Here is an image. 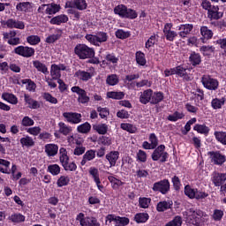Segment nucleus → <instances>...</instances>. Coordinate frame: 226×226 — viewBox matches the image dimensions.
Here are the masks:
<instances>
[{"instance_id":"obj_1","label":"nucleus","mask_w":226,"mask_h":226,"mask_svg":"<svg viewBox=\"0 0 226 226\" xmlns=\"http://www.w3.org/2000/svg\"><path fill=\"white\" fill-rule=\"evenodd\" d=\"M184 218L187 223L195 226H200L207 221V216L204 215V212L193 208H190L184 212Z\"/></svg>"},{"instance_id":"obj_2","label":"nucleus","mask_w":226,"mask_h":226,"mask_svg":"<svg viewBox=\"0 0 226 226\" xmlns=\"http://www.w3.org/2000/svg\"><path fill=\"white\" fill-rule=\"evenodd\" d=\"M59 162L64 170L69 172H75L77 170V164L74 162H70L68 152L64 147L59 149Z\"/></svg>"},{"instance_id":"obj_3","label":"nucleus","mask_w":226,"mask_h":226,"mask_svg":"<svg viewBox=\"0 0 226 226\" xmlns=\"http://www.w3.org/2000/svg\"><path fill=\"white\" fill-rule=\"evenodd\" d=\"M74 53L80 59H91L94 56V49L86 44H78L74 48Z\"/></svg>"},{"instance_id":"obj_4","label":"nucleus","mask_w":226,"mask_h":226,"mask_svg":"<svg viewBox=\"0 0 226 226\" xmlns=\"http://www.w3.org/2000/svg\"><path fill=\"white\" fill-rule=\"evenodd\" d=\"M114 13L119 15L121 19H137L139 14L132 9H128L124 4H119L114 8Z\"/></svg>"},{"instance_id":"obj_5","label":"nucleus","mask_w":226,"mask_h":226,"mask_svg":"<svg viewBox=\"0 0 226 226\" xmlns=\"http://www.w3.org/2000/svg\"><path fill=\"white\" fill-rule=\"evenodd\" d=\"M86 40L92 43V45H95L96 47H100V44L105 43L107 40H109V35L105 32H99L95 34H87Z\"/></svg>"},{"instance_id":"obj_6","label":"nucleus","mask_w":226,"mask_h":226,"mask_svg":"<svg viewBox=\"0 0 226 226\" xmlns=\"http://www.w3.org/2000/svg\"><path fill=\"white\" fill-rule=\"evenodd\" d=\"M201 83L205 89H208V91H216L220 87L218 79L212 78L209 74H204L201 77Z\"/></svg>"},{"instance_id":"obj_7","label":"nucleus","mask_w":226,"mask_h":226,"mask_svg":"<svg viewBox=\"0 0 226 226\" xmlns=\"http://www.w3.org/2000/svg\"><path fill=\"white\" fill-rule=\"evenodd\" d=\"M167 158H169V154L165 152V146L160 145L152 154V160L154 162H162V163L167 162Z\"/></svg>"},{"instance_id":"obj_8","label":"nucleus","mask_w":226,"mask_h":226,"mask_svg":"<svg viewBox=\"0 0 226 226\" xmlns=\"http://www.w3.org/2000/svg\"><path fill=\"white\" fill-rule=\"evenodd\" d=\"M14 54L20 56L21 57H33L34 56V48L29 46H18L13 50Z\"/></svg>"},{"instance_id":"obj_9","label":"nucleus","mask_w":226,"mask_h":226,"mask_svg":"<svg viewBox=\"0 0 226 226\" xmlns=\"http://www.w3.org/2000/svg\"><path fill=\"white\" fill-rule=\"evenodd\" d=\"M43 11H45L46 15H56V13L61 11V5L55 3L42 4L38 8V11L41 13Z\"/></svg>"},{"instance_id":"obj_10","label":"nucleus","mask_w":226,"mask_h":226,"mask_svg":"<svg viewBox=\"0 0 226 226\" xmlns=\"http://www.w3.org/2000/svg\"><path fill=\"white\" fill-rule=\"evenodd\" d=\"M152 190H154V192H160V193L165 195V193H168L170 190V182H169L168 179L156 182L154 184Z\"/></svg>"},{"instance_id":"obj_11","label":"nucleus","mask_w":226,"mask_h":226,"mask_svg":"<svg viewBox=\"0 0 226 226\" xmlns=\"http://www.w3.org/2000/svg\"><path fill=\"white\" fill-rule=\"evenodd\" d=\"M81 226H101L98 220L94 217H85L84 214L79 213L76 217Z\"/></svg>"},{"instance_id":"obj_12","label":"nucleus","mask_w":226,"mask_h":226,"mask_svg":"<svg viewBox=\"0 0 226 226\" xmlns=\"http://www.w3.org/2000/svg\"><path fill=\"white\" fill-rule=\"evenodd\" d=\"M3 36L4 40H7L9 45H12L13 47L20 45V38L17 37V31L11 30L10 32H4Z\"/></svg>"},{"instance_id":"obj_13","label":"nucleus","mask_w":226,"mask_h":226,"mask_svg":"<svg viewBox=\"0 0 226 226\" xmlns=\"http://www.w3.org/2000/svg\"><path fill=\"white\" fill-rule=\"evenodd\" d=\"M208 156L210 157L211 162L214 165H223L226 162V157L224 154H222L219 151H211L207 153Z\"/></svg>"},{"instance_id":"obj_14","label":"nucleus","mask_w":226,"mask_h":226,"mask_svg":"<svg viewBox=\"0 0 226 226\" xmlns=\"http://www.w3.org/2000/svg\"><path fill=\"white\" fill-rule=\"evenodd\" d=\"M63 117L71 124H79L82 121V115L75 112H64Z\"/></svg>"},{"instance_id":"obj_15","label":"nucleus","mask_w":226,"mask_h":226,"mask_svg":"<svg viewBox=\"0 0 226 226\" xmlns=\"http://www.w3.org/2000/svg\"><path fill=\"white\" fill-rule=\"evenodd\" d=\"M64 70H66V65L53 64L50 68V75L55 80H59L61 79V72H64Z\"/></svg>"},{"instance_id":"obj_16","label":"nucleus","mask_w":226,"mask_h":226,"mask_svg":"<svg viewBox=\"0 0 226 226\" xmlns=\"http://www.w3.org/2000/svg\"><path fill=\"white\" fill-rule=\"evenodd\" d=\"M207 17L210 20H220L223 17V12L220 11V7L218 5H213L207 11Z\"/></svg>"},{"instance_id":"obj_17","label":"nucleus","mask_w":226,"mask_h":226,"mask_svg":"<svg viewBox=\"0 0 226 226\" xmlns=\"http://www.w3.org/2000/svg\"><path fill=\"white\" fill-rule=\"evenodd\" d=\"M71 90L72 93L79 94L78 101L79 103H87L89 102V97L87 96L86 90L79 88V87H72Z\"/></svg>"},{"instance_id":"obj_18","label":"nucleus","mask_w":226,"mask_h":226,"mask_svg":"<svg viewBox=\"0 0 226 226\" xmlns=\"http://www.w3.org/2000/svg\"><path fill=\"white\" fill-rule=\"evenodd\" d=\"M164 36L168 41H174V38L177 36V33L172 31V23H167L163 28Z\"/></svg>"},{"instance_id":"obj_19","label":"nucleus","mask_w":226,"mask_h":226,"mask_svg":"<svg viewBox=\"0 0 226 226\" xmlns=\"http://www.w3.org/2000/svg\"><path fill=\"white\" fill-rule=\"evenodd\" d=\"M5 26L9 27V29H25L26 25L23 21L9 19L5 22Z\"/></svg>"},{"instance_id":"obj_20","label":"nucleus","mask_w":226,"mask_h":226,"mask_svg":"<svg viewBox=\"0 0 226 226\" xmlns=\"http://www.w3.org/2000/svg\"><path fill=\"white\" fill-rule=\"evenodd\" d=\"M106 160L109 163V167H116V163H117V160H119V151H110L106 154Z\"/></svg>"},{"instance_id":"obj_21","label":"nucleus","mask_w":226,"mask_h":226,"mask_svg":"<svg viewBox=\"0 0 226 226\" xmlns=\"http://www.w3.org/2000/svg\"><path fill=\"white\" fill-rule=\"evenodd\" d=\"M44 151L47 156H49V157L56 156L59 152V147L56 144H52V143L46 144L44 147Z\"/></svg>"},{"instance_id":"obj_22","label":"nucleus","mask_w":226,"mask_h":226,"mask_svg":"<svg viewBox=\"0 0 226 226\" xmlns=\"http://www.w3.org/2000/svg\"><path fill=\"white\" fill-rule=\"evenodd\" d=\"M172 206H174L172 200L160 201L156 205V211H158V213H163L169 209H172Z\"/></svg>"},{"instance_id":"obj_23","label":"nucleus","mask_w":226,"mask_h":226,"mask_svg":"<svg viewBox=\"0 0 226 226\" xmlns=\"http://www.w3.org/2000/svg\"><path fill=\"white\" fill-rule=\"evenodd\" d=\"M193 29V25L192 24H185V25H180L178 26V34L180 38H186L190 33H192V30Z\"/></svg>"},{"instance_id":"obj_24","label":"nucleus","mask_w":226,"mask_h":226,"mask_svg":"<svg viewBox=\"0 0 226 226\" xmlns=\"http://www.w3.org/2000/svg\"><path fill=\"white\" fill-rule=\"evenodd\" d=\"M212 181L215 186H222L226 181V174L215 172L212 177Z\"/></svg>"},{"instance_id":"obj_25","label":"nucleus","mask_w":226,"mask_h":226,"mask_svg":"<svg viewBox=\"0 0 226 226\" xmlns=\"http://www.w3.org/2000/svg\"><path fill=\"white\" fill-rule=\"evenodd\" d=\"M69 19L66 14H60L58 16L53 17L49 20V24H52L53 26H61V24H66L68 22Z\"/></svg>"},{"instance_id":"obj_26","label":"nucleus","mask_w":226,"mask_h":226,"mask_svg":"<svg viewBox=\"0 0 226 226\" xmlns=\"http://www.w3.org/2000/svg\"><path fill=\"white\" fill-rule=\"evenodd\" d=\"M153 96V90L152 89H147L144 92L140 93L139 96V102L140 103H143V105H146L147 103H151V97Z\"/></svg>"},{"instance_id":"obj_27","label":"nucleus","mask_w":226,"mask_h":226,"mask_svg":"<svg viewBox=\"0 0 226 226\" xmlns=\"http://www.w3.org/2000/svg\"><path fill=\"white\" fill-rule=\"evenodd\" d=\"M94 158H96V151L93 149L87 150L83 155L80 165L84 167L87 162H91L92 160H94Z\"/></svg>"},{"instance_id":"obj_28","label":"nucleus","mask_w":226,"mask_h":226,"mask_svg":"<svg viewBox=\"0 0 226 226\" xmlns=\"http://www.w3.org/2000/svg\"><path fill=\"white\" fill-rule=\"evenodd\" d=\"M18 11H23L24 13H29L33 10V3L30 2H20L16 5Z\"/></svg>"},{"instance_id":"obj_29","label":"nucleus","mask_w":226,"mask_h":226,"mask_svg":"<svg viewBox=\"0 0 226 226\" xmlns=\"http://www.w3.org/2000/svg\"><path fill=\"white\" fill-rule=\"evenodd\" d=\"M33 66L34 68L37 69V72H41V73L48 75L49 68H47V65H45V64L40 62V60L33 61Z\"/></svg>"},{"instance_id":"obj_30","label":"nucleus","mask_w":226,"mask_h":226,"mask_svg":"<svg viewBox=\"0 0 226 226\" xmlns=\"http://www.w3.org/2000/svg\"><path fill=\"white\" fill-rule=\"evenodd\" d=\"M75 75L79 80H83L84 82H87V80L93 78V73L82 70L76 72Z\"/></svg>"},{"instance_id":"obj_31","label":"nucleus","mask_w":226,"mask_h":226,"mask_svg":"<svg viewBox=\"0 0 226 226\" xmlns=\"http://www.w3.org/2000/svg\"><path fill=\"white\" fill-rule=\"evenodd\" d=\"M2 98L5 102H8V103H11V105H17V103H19V99L13 94L4 93Z\"/></svg>"},{"instance_id":"obj_32","label":"nucleus","mask_w":226,"mask_h":226,"mask_svg":"<svg viewBox=\"0 0 226 226\" xmlns=\"http://www.w3.org/2000/svg\"><path fill=\"white\" fill-rule=\"evenodd\" d=\"M24 98L29 109H40V103H38V102L34 99L31 98V95L25 94Z\"/></svg>"},{"instance_id":"obj_33","label":"nucleus","mask_w":226,"mask_h":226,"mask_svg":"<svg viewBox=\"0 0 226 226\" xmlns=\"http://www.w3.org/2000/svg\"><path fill=\"white\" fill-rule=\"evenodd\" d=\"M58 132L59 133H62V135H70V133L72 132V126L66 125V124L63 122L58 124Z\"/></svg>"},{"instance_id":"obj_34","label":"nucleus","mask_w":226,"mask_h":226,"mask_svg":"<svg viewBox=\"0 0 226 226\" xmlns=\"http://www.w3.org/2000/svg\"><path fill=\"white\" fill-rule=\"evenodd\" d=\"M108 179L111 184L113 190H118L120 186H123V185H124V182L116 178L114 176H109Z\"/></svg>"},{"instance_id":"obj_35","label":"nucleus","mask_w":226,"mask_h":226,"mask_svg":"<svg viewBox=\"0 0 226 226\" xmlns=\"http://www.w3.org/2000/svg\"><path fill=\"white\" fill-rule=\"evenodd\" d=\"M89 175L91 176L92 179H94V183H102L100 180V171L98 169L94 167H91L88 170Z\"/></svg>"},{"instance_id":"obj_36","label":"nucleus","mask_w":226,"mask_h":226,"mask_svg":"<svg viewBox=\"0 0 226 226\" xmlns=\"http://www.w3.org/2000/svg\"><path fill=\"white\" fill-rule=\"evenodd\" d=\"M9 220L12 222V223H22V222H26V216L22 214H13L9 216Z\"/></svg>"},{"instance_id":"obj_37","label":"nucleus","mask_w":226,"mask_h":226,"mask_svg":"<svg viewBox=\"0 0 226 226\" xmlns=\"http://www.w3.org/2000/svg\"><path fill=\"white\" fill-rule=\"evenodd\" d=\"M20 144L23 147H33L34 146V139L31 136H26L20 139Z\"/></svg>"},{"instance_id":"obj_38","label":"nucleus","mask_w":226,"mask_h":226,"mask_svg":"<svg viewBox=\"0 0 226 226\" xmlns=\"http://www.w3.org/2000/svg\"><path fill=\"white\" fill-rule=\"evenodd\" d=\"M150 103L153 105H156V103H160L163 100V94L162 92L154 93L152 90V96H151Z\"/></svg>"},{"instance_id":"obj_39","label":"nucleus","mask_w":226,"mask_h":226,"mask_svg":"<svg viewBox=\"0 0 226 226\" xmlns=\"http://www.w3.org/2000/svg\"><path fill=\"white\" fill-rule=\"evenodd\" d=\"M94 130L99 133V135H105L109 132V126L106 124H99L93 126Z\"/></svg>"},{"instance_id":"obj_40","label":"nucleus","mask_w":226,"mask_h":226,"mask_svg":"<svg viewBox=\"0 0 226 226\" xmlns=\"http://www.w3.org/2000/svg\"><path fill=\"white\" fill-rule=\"evenodd\" d=\"M18 169L15 164H12L10 174H11V179L12 181H19L20 177H22V172L19 171L17 172Z\"/></svg>"},{"instance_id":"obj_41","label":"nucleus","mask_w":226,"mask_h":226,"mask_svg":"<svg viewBox=\"0 0 226 226\" xmlns=\"http://www.w3.org/2000/svg\"><path fill=\"white\" fill-rule=\"evenodd\" d=\"M189 60L191 62V64H192V66H197L198 64H200V63L202 62L201 58H200V55L195 52H192L189 57Z\"/></svg>"},{"instance_id":"obj_42","label":"nucleus","mask_w":226,"mask_h":226,"mask_svg":"<svg viewBox=\"0 0 226 226\" xmlns=\"http://www.w3.org/2000/svg\"><path fill=\"white\" fill-rule=\"evenodd\" d=\"M211 105H212V109H214L215 110H218V109H221L222 107H223V105H225V99L215 98L212 100Z\"/></svg>"},{"instance_id":"obj_43","label":"nucleus","mask_w":226,"mask_h":226,"mask_svg":"<svg viewBox=\"0 0 226 226\" xmlns=\"http://www.w3.org/2000/svg\"><path fill=\"white\" fill-rule=\"evenodd\" d=\"M134 220L137 223H146V222L149 220V215L147 213L137 214Z\"/></svg>"},{"instance_id":"obj_44","label":"nucleus","mask_w":226,"mask_h":226,"mask_svg":"<svg viewBox=\"0 0 226 226\" xmlns=\"http://www.w3.org/2000/svg\"><path fill=\"white\" fill-rule=\"evenodd\" d=\"M136 63L140 66H146L147 62L146 61V55L142 51L136 52Z\"/></svg>"},{"instance_id":"obj_45","label":"nucleus","mask_w":226,"mask_h":226,"mask_svg":"<svg viewBox=\"0 0 226 226\" xmlns=\"http://www.w3.org/2000/svg\"><path fill=\"white\" fill-rule=\"evenodd\" d=\"M200 34L205 40H211L213 38V31L207 28V26H201Z\"/></svg>"},{"instance_id":"obj_46","label":"nucleus","mask_w":226,"mask_h":226,"mask_svg":"<svg viewBox=\"0 0 226 226\" xmlns=\"http://www.w3.org/2000/svg\"><path fill=\"white\" fill-rule=\"evenodd\" d=\"M107 96L113 100H123L124 98V92H108Z\"/></svg>"},{"instance_id":"obj_47","label":"nucleus","mask_w":226,"mask_h":226,"mask_svg":"<svg viewBox=\"0 0 226 226\" xmlns=\"http://www.w3.org/2000/svg\"><path fill=\"white\" fill-rule=\"evenodd\" d=\"M48 172L52 174V176H58L61 173V167L57 164H51L48 166Z\"/></svg>"},{"instance_id":"obj_48","label":"nucleus","mask_w":226,"mask_h":226,"mask_svg":"<svg viewBox=\"0 0 226 226\" xmlns=\"http://www.w3.org/2000/svg\"><path fill=\"white\" fill-rule=\"evenodd\" d=\"M106 83L109 86H116L119 83V78L116 74L109 75L106 79Z\"/></svg>"},{"instance_id":"obj_49","label":"nucleus","mask_w":226,"mask_h":226,"mask_svg":"<svg viewBox=\"0 0 226 226\" xmlns=\"http://www.w3.org/2000/svg\"><path fill=\"white\" fill-rule=\"evenodd\" d=\"M215 137L218 142H221V144H223V146H226V132H215Z\"/></svg>"},{"instance_id":"obj_50","label":"nucleus","mask_w":226,"mask_h":226,"mask_svg":"<svg viewBox=\"0 0 226 226\" xmlns=\"http://www.w3.org/2000/svg\"><path fill=\"white\" fill-rule=\"evenodd\" d=\"M197 189L192 188L190 185H185V194L189 197V199H195V193Z\"/></svg>"},{"instance_id":"obj_51","label":"nucleus","mask_w":226,"mask_h":226,"mask_svg":"<svg viewBox=\"0 0 226 226\" xmlns=\"http://www.w3.org/2000/svg\"><path fill=\"white\" fill-rule=\"evenodd\" d=\"M193 130L198 132V133H204L205 135L209 133V127L206 126V124H196Z\"/></svg>"},{"instance_id":"obj_52","label":"nucleus","mask_w":226,"mask_h":226,"mask_svg":"<svg viewBox=\"0 0 226 226\" xmlns=\"http://www.w3.org/2000/svg\"><path fill=\"white\" fill-rule=\"evenodd\" d=\"M128 223H130V219L127 217L117 216V220L115 221V226H126Z\"/></svg>"},{"instance_id":"obj_53","label":"nucleus","mask_w":226,"mask_h":226,"mask_svg":"<svg viewBox=\"0 0 226 226\" xmlns=\"http://www.w3.org/2000/svg\"><path fill=\"white\" fill-rule=\"evenodd\" d=\"M122 130H125V132H129V133H136L137 127L131 124H121Z\"/></svg>"},{"instance_id":"obj_54","label":"nucleus","mask_w":226,"mask_h":226,"mask_svg":"<svg viewBox=\"0 0 226 226\" xmlns=\"http://www.w3.org/2000/svg\"><path fill=\"white\" fill-rule=\"evenodd\" d=\"M26 41L29 45H38L41 41V39L38 35H30L26 38Z\"/></svg>"},{"instance_id":"obj_55","label":"nucleus","mask_w":226,"mask_h":226,"mask_svg":"<svg viewBox=\"0 0 226 226\" xmlns=\"http://www.w3.org/2000/svg\"><path fill=\"white\" fill-rule=\"evenodd\" d=\"M200 52H202V54L204 56H211V54H213L215 52V47L213 46H202L200 49Z\"/></svg>"},{"instance_id":"obj_56","label":"nucleus","mask_w":226,"mask_h":226,"mask_svg":"<svg viewBox=\"0 0 226 226\" xmlns=\"http://www.w3.org/2000/svg\"><path fill=\"white\" fill-rule=\"evenodd\" d=\"M116 36L120 40H126V38H130V32H125L123 29H118L116 31Z\"/></svg>"},{"instance_id":"obj_57","label":"nucleus","mask_w":226,"mask_h":226,"mask_svg":"<svg viewBox=\"0 0 226 226\" xmlns=\"http://www.w3.org/2000/svg\"><path fill=\"white\" fill-rule=\"evenodd\" d=\"M78 132L79 133H88L91 131V124L89 123H85L78 126Z\"/></svg>"},{"instance_id":"obj_58","label":"nucleus","mask_w":226,"mask_h":226,"mask_svg":"<svg viewBox=\"0 0 226 226\" xmlns=\"http://www.w3.org/2000/svg\"><path fill=\"white\" fill-rule=\"evenodd\" d=\"M26 132L34 137H38L41 132V128L40 126L30 127L26 130Z\"/></svg>"},{"instance_id":"obj_59","label":"nucleus","mask_w":226,"mask_h":226,"mask_svg":"<svg viewBox=\"0 0 226 226\" xmlns=\"http://www.w3.org/2000/svg\"><path fill=\"white\" fill-rule=\"evenodd\" d=\"M74 1V6L77 8V10H86L87 8V3H86V0H73Z\"/></svg>"},{"instance_id":"obj_60","label":"nucleus","mask_w":226,"mask_h":226,"mask_svg":"<svg viewBox=\"0 0 226 226\" xmlns=\"http://www.w3.org/2000/svg\"><path fill=\"white\" fill-rule=\"evenodd\" d=\"M70 183V177L62 176L58 178L56 185L59 188L66 186Z\"/></svg>"},{"instance_id":"obj_61","label":"nucleus","mask_w":226,"mask_h":226,"mask_svg":"<svg viewBox=\"0 0 226 226\" xmlns=\"http://www.w3.org/2000/svg\"><path fill=\"white\" fill-rule=\"evenodd\" d=\"M139 206L143 209H147L149 207V204H151V199L149 198H139Z\"/></svg>"},{"instance_id":"obj_62","label":"nucleus","mask_w":226,"mask_h":226,"mask_svg":"<svg viewBox=\"0 0 226 226\" xmlns=\"http://www.w3.org/2000/svg\"><path fill=\"white\" fill-rule=\"evenodd\" d=\"M185 117V115L183 113L177 112L176 111L175 113H173L172 115H170L168 117L169 121H177L179 119H183Z\"/></svg>"},{"instance_id":"obj_63","label":"nucleus","mask_w":226,"mask_h":226,"mask_svg":"<svg viewBox=\"0 0 226 226\" xmlns=\"http://www.w3.org/2000/svg\"><path fill=\"white\" fill-rule=\"evenodd\" d=\"M148 140L152 147H154V149H156V147L158 146V137H156V134L151 133L149 135Z\"/></svg>"},{"instance_id":"obj_64","label":"nucleus","mask_w":226,"mask_h":226,"mask_svg":"<svg viewBox=\"0 0 226 226\" xmlns=\"http://www.w3.org/2000/svg\"><path fill=\"white\" fill-rule=\"evenodd\" d=\"M22 126H34V120H33L29 117H24L21 121Z\"/></svg>"}]
</instances>
